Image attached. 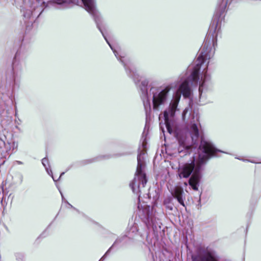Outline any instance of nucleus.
Returning a JSON list of instances; mask_svg holds the SVG:
<instances>
[{
	"label": "nucleus",
	"instance_id": "obj_1",
	"mask_svg": "<svg viewBox=\"0 0 261 261\" xmlns=\"http://www.w3.org/2000/svg\"><path fill=\"white\" fill-rule=\"evenodd\" d=\"M225 10H217L212 22L210 25L204 43L199 50V55L194 64L188 68L189 75L182 77L176 84L178 89L173 95V98L168 108L164 111V116L165 124H164L171 134L172 132L170 126L171 122L173 120L176 111H178L177 106L182 93L185 97L190 96L191 93V87L197 86L199 83V91L201 93L203 90L204 84L210 79V75L207 73V70L204 69L200 80L199 71L201 65L206 60L211 59L215 53V46L217 44V37L220 29L221 23L224 17Z\"/></svg>",
	"mask_w": 261,
	"mask_h": 261
},
{
	"label": "nucleus",
	"instance_id": "obj_2",
	"mask_svg": "<svg viewBox=\"0 0 261 261\" xmlns=\"http://www.w3.org/2000/svg\"><path fill=\"white\" fill-rule=\"evenodd\" d=\"M83 4L84 8L94 18L97 24V27L102 33L103 37L106 40L110 47L113 51L116 58L119 60L126 68V65L122 58L124 57L119 56L118 52L113 48L105 36L101 23L102 22L101 17L96 8V0H81ZM23 3L21 6V11L23 12V16L28 19H32L31 22L33 21V18L40 11L42 5L45 7H54L56 8L65 7L70 4H77L79 0H50L46 3L43 0H22Z\"/></svg>",
	"mask_w": 261,
	"mask_h": 261
},
{
	"label": "nucleus",
	"instance_id": "obj_3",
	"mask_svg": "<svg viewBox=\"0 0 261 261\" xmlns=\"http://www.w3.org/2000/svg\"><path fill=\"white\" fill-rule=\"evenodd\" d=\"M217 152L221 151L216 149L211 142L201 140L198 153L194 155L191 163L179 166L178 175L179 178L189 177L193 171L189 182L194 190H198L201 178L200 171L202 165L205 164L210 157L216 156Z\"/></svg>",
	"mask_w": 261,
	"mask_h": 261
},
{
	"label": "nucleus",
	"instance_id": "obj_4",
	"mask_svg": "<svg viewBox=\"0 0 261 261\" xmlns=\"http://www.w3.org/2000/svg\"><path fill=\"white\" fill-rule=\"evenodd\" d=\"M145 152L141 151L138 155V165L134 180L129 186L134 193L138 195L140 199V194L147 182L146 174L144 172L145 167L144 161Z\"/></svg>",
	"mask_w": 261,
	"mask_h": 261
},
{
	"label": "nucleus",
	"instance_id": "obj_5",
	"mask_svg": "<svg viewBox=\"0 0 261 261\" xmlns=\"http://www.w3.org/2000/svg\"><path fill=\"white\" fill-rule=\"evenodd\" d=\"M171 86H168L164 89L152 87L149 90V99L152 100L153 109L158 110L160 107L167 102Z\"/></svg>",
	"mask_w": 261,
	"mask_h": 261
},
{
	"label": "nucleus",
	"instance_id": "obj_6",
	"mask_svg": "<svg viewBox=\"0 0 261 261\" xmlns=\"http://www.w3.org/2000/svg\"><path fill=\"white\" fill-rule=\"evenodd\" d=\"M136 85H138L139 82L141 81V85H139L141 91V97L143 100L144 107L146 113L151 110V102L149 99V94L147 90V86L148 81L145 79H142L138 74L134 73L132 75Z\"/></svg>",
	"mask_w": 261,
	"mask_h": 261
},
{
	"label": "nucleus",
	"instance_id": "obj_7",
	"mask_svg": "<svg viewBox=\"0 0 261 261\" xmlns=\"http://www.w3.org/2000/svg\"><path fill=\"white\" fill-rule=\"evenodd\" d=\"M192 261H218L213 253L208 250H199L192 255Z\"/></svg>",
	"mask_w": 261,
	"mask_h": 261
},
{
	"label": "nucleus",
	"instance_id": "obj_8",
	"mask_svg": "<svg viewBox=\"0 0 261 261\" xmlns=\"http://www.w3.org/2000/svg\"><path fill=\"white\" fill-rule=\"evenodd\" d=\"M174 198L177 199V201L182 206H185L184 200L185 196L184 191L181 187H177L174 188L172 193Z\"/></svg>",
	"mask_w": 261,
	"mask_h": 261
},
{
	"label": "nucleus",
	"instance_id": "obj_9",
	"mask_svg": "<svg viewBox=\"0 0 261 261\" xmlns=\"http://www.w3.org/2000/svg\"><path fill=\"white\" fill-rule=\"evenodd\" d=\"M179 146L178 148L179 153L185 150L186 152H188V150L190 148L191 145L187 142L186 138H178Z\"/></svg>",
	"mask_w": 261,
	"mask_h": 261
},
{
	"label": "nucleus",
	"instance_id": "obj_10",
	"mask_svg": "<svg viewBox=\"0 0 261 261\" xmlns=\"http://www.w3.org/2000/svg\"><path fill=\"white\" fill-rule=\"evenodd\" d=\"M190 130L191 133V138L194 144L196 143L199 137V130L197 125L195 123L191 124Z\"/></svg>",
	"mask_w": 261,
	"mask_h": 261
},
{
	"label": "nucleus",
	"instance_id": "obj_11",
	"mask_svg": "<svg viewBox=\"0 0 261 261\" xmlns=\"http://www.w3.org/2000/svg\"><path fill=\"white\" fill-rule=\"evenodd\" d=\"M5 147L7 151L14 150L17 147V144L13 141L5 143Z\"/></svg>",
	"mask_w": 261,
	"mask_h": 261
},
{
	"label": "nucleus",
	"instance_id": "obj_12",
	"mask_svg": "<svg viewBox=\"0 0 261 261\" xmlns=\"http://www.w3.org/2000/svg\"><path fill=\"white\" fill-rule=\"evenodd\" d=\"M42 164L45 168L46 172L48 173V174L52 176L54 181H56L53 177L51 170L47 167V166L49 165L48 159L46 158H43L42 160Z\"/></svg>",
	"mask_w": 261,
	"mask_h": 261
},
{
	"label": "nucleus",
	"instance_id": "obj_13",
	"mask_svg": "<svg viewBox=\"0 0 261 261\" xmlns=\"http://www.w3.org/2000/svg\"><path fill=\"white\" fill-rule=\"evenodd\" d=\"M189 111L188 108H186L182 114V119L184 121H186V115L188 114Z\"/></svg>",
	"mask_w": 261,
	"mask_h": 261
},
{
	"label": "nucleus",
	"instance_id": "obj_14",
	"mask_svg": "<svg viewBox=\"0 0 261 261\" xmlns=\"http://www.w3.org/2000/svg\"><path fill=\"white\" fill-rule=\"evenodd\" d=\"M149 206H145V207L144 210H143L144 213H145V214H146V216L145 217H146V218L147 219H148L149 217Z\"/></svg>",
	"mask_w": 261,
	"mask_h": 261
},
{
	"label": "nucleus",
	"instance_id": "obj_15",
	"mask_svg": "<svg viewBox=\"0 0 261 261\" xmlns=\"http://www.w3.org/2000/svg\"><path fill=\"white\" fill-rule=\"evenodd\" d=\"M16 164H18V165H22V164H23V163L19 161H16L14 162V165H15Z\"/></svg>",
	"mask_w": 261,
	"mask_h": 261
},
{
	"label": "nucleus",
	"instance_id": "obj_16",
	"mask_svg": "<svg viewBox=\"0 0 261 261\" xmlns=\"http://www.w3.org/2000/svg\"><path fill=\"white\" fill-rule=\"evenodd\" d=\"M110 250V249H109V250L106 253V254L102 256V257L100 259V260L102 261L104 259V258L107 255V254L108 253V252H109Z\"/></svg>",
	"mask_w": 261,
	"mask_h": 261
},
{
	"label": "nucleus",
	"instance_id": "obj_17",
	"mask_svg": "<svg viewBox=\"0 0 261 261\" xmlns=\"http://www.w3.org/2000/svg\"><path fill=\"white\" fill-rule=\"evenodd\" d=\"M160 128L162 129V132L164 133L165 132L164 128L163 127V125L160 123Z\"/></svg>",
	"mask_w": 261,
	"mask_h": 261
},
{
	"label": "nucleus",
	"instance_id": "obj_18",
	"mask_svg": "<svg viewBox=\"0 0 261 261\" xmlns=\"http://www.w3.org/2000/svg\"><path fill=\"white\" fill-rule=\"evenodd\" d=\"M64 174V172H62V173L61 174V175H60V177H59V178H60V177H61V176H62Z\"/></svg>",
	"mask_w": 261,
	"mask_h": 261
},
{
	"label": "nucleus",
	"instance_id": "obj_19",
	"mask_svg": "<svg viewBox=\"0 0 261 261\" xmlns=\"http://www.w3.org/2000/svg\"><path fill=\"white\" fill-rule=\"evenodd\" d=\"M15 116H17V111L15 112Z\"/></svg>",
	"mask_w": 261,
	"mask_h": 261
},
{
	"label": "nucleus",
	"instance_id": "obj_20",
	"mask_svg": "<svg viewBox=\"0 0 261 261\" xmlns=\"http://www.w3.org/2000/svg\"><path fill=\"white\" fill-rule=\"evenodd\" d=\"M190 113H189V115H188L189 117H190Z\"/></svg>",
	"mask_w": 261,
	"mask_h": 261
}]
</instances>
